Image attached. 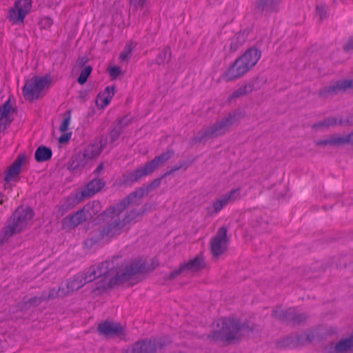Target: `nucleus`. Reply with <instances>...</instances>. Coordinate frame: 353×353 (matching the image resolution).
Returning <instances> with one entry per match:
<instances>
[{
    "mask_svg": "<svg viewBox=\"0 0 353 353\" xmlns=\"http://www.w3.org/2000/svg\"><path fill=\"white\" fill-rule=\"evenodd\" d=\"M351 88H353V79H341L334 82L328 86L321 88L318 92V95L321 98L325 99L330 96L345 92Z\"/></svg>",
    "mask_w": 353,
    "mask_h": 353,
    "instance_id": "nucleus-12",
    "label": "nucleus"
},
{
    "mask_svg": "<svg viewBox=\"0 0 353 353\" xmlns=\"http://www.w3.org/2000/svg\"><path fill=\"white\" fill-rule=\"evenodd\" d=\"M51 81L48 76L32 77L26 82L23 88V97L28 101L38 99L41 97L42 92L50 87Z\"/></svg>",
    "mask_w": 353,
    "mask_h": 353,
    "instance_id": "nucleus-9",
    "label": "nucleus"
},
{
    "mask_svg": "<svg viewBox=\"0 0 353 353\" xmlns=\"http://www.w3.org/2000/svg\"><path fill=\"white\" fill-rule=\"evenodd\" d=\"M250 93L249 90L248 89L246 85H243L236 90H234L232 94L229 97L228 100L232 101L234 99L241 97L248 94Z\"/></svg>",
    "mask_w": 353,
    "mask_h": 353,
    "instance_id": "nucleus-34",
    "label": "nucleus"
},
{
    "mask_svg": "<svg viewBox=\"0 0 353 353\" xmlns=\"http://www.w3.org/2000/svg\"><path fill=\"white\" fill-rule=\"evenodd\" d=\"M14 110L9 101L6 102L0 107V117L11 119Z\"/></svg>",
    "mask_w": 353,
    "mask_h": 353,
    "instance_id": "nucleus-35",
    "label": "nucleus"
},
{
    "mask_svg": "<svg viewBox=\"0 0 353 353\" xmlns=\"http://www.w3.org/2000/svg\"><path fill=\"white\" fill-rule=\"evenodd\" d=\"M316 14L320 20H324L327 16V9L324 5H318L316 7Z\"/></svg>",
    "mask_w": 353,
    "mask_h": 353,
    "instance_id": "nucleus-46",
    "label": "nucleus"
},
{
    "mask_svg": "<svg viewBox=\"0 0 353 353\" xmlns=\"http://www.w3.org/2000/svg\"><path fill=\"white\" fill-rule=\"evenodd\" d=\"M12 122V119L0 117V132L4 131Z\"/></svg>",
    "mask_w": 353,
    "mask_h": 353,
    "instance_id": "nucleus-49",
    "label": "nucleus"
},
{
    "mask_svg": "<svg viewBox=\"0 0 353 353\" xmlns=\"http://www.w3.org/2000/svg\"><path fill=\"white\" fill-rule=\"evenodd\" d=\"M343 50L349 52L353 50V37L350 38L343 46Z\"/></svg>",
    "mask_w": 353,
    "mask_h": 353,
    "instance_id": "nucleus-54",
    "label": "nucleus"
},
{
    "mask_svg": "<svg viewBox=\"0 0 353 353\" xmlns=\"http://www.w3.org/2000/svg\"><path fill=\"white\" fill-rule=\"evenodd\" d=\"M278 349L294 348L299 345L298 335H290L279 339L276 343Z\"/></svg>",
    "mask_w": 353,
    "mask_h": 353,
    "instance_id": "nucleus-22",
    "label": "nucleus"
},
{
    "mask_svg": "<svg viewBox=\"0 0 353 353\" xmlns=\"http://www.w3.org/2000/svg\"><path fill=\"white\" fill-rule=\"evenodd\" d=\"M42 294L46 296L45 301L67 296L66 290L63 285L59 286L57 290L52 289L48 294L43 293Z\"/></svg>",
    "mask_w": 353,
    "mask_h": 353,
    "instance_id": "nucleus-30",
    "label": "nucleus"
},
{
    "mask_svg": "<svg viewBox=\"0 0 353 353\" xmlns=\"http://www.w3.org/2000/svg\"><path fill=\"white\" fill-rule=\"evenodd\" d=\"M14 110L9 101L6 102L0 107V117L11 119Z\"/></svg>",
    "mask_w": 353,
    "mask_h": 353,
    "instance_id": "nucleus-36",
    "label": "nucleus"
},
{
    "mask_svg": "<svg viewBox=\"0 0 353 353\" xmlns=\"http://www.w3.org/2000/svg\"><path fill=\"white\" fill-rule=\"evenodd\" d=\"M348 121H349L350 123H353V114L349 117V119H348Z\"/></svg>",
    "mask_w": 353,
    "mask_h": 353,
    "instance_id": "nucleus-60",
    "label": "nucleus"
},
{
    "mask_svg": "<svg viewBox=\"0 0 353 353\" xmlns=\"http://www.w3.org/2000/svg\"><path fill=\"white\" fill-rule=\"evenodd\" d=\"M153 170L149 163H146L144 166L140 167L133 172L126 173L123 176V183L125 184L132 183L138 181L141 178L151 174Z\"/></svg>",
    "mask_w": 353,
    "mask_h": 353,
    "instance_id": "nucleus-18",
    "label": "nucleus"
},
{
    "mask_svg": "<svg viewBox=\"0 0 353 353\" xmlns=\"http://www.w3.org/2000/svg\"><path fill=\"white\" fill-rule=\"evenodd\" d=\"M32 217L33 212L30 208L19 207L8 221L7 225L2 229L0 244H3L12 236L21 232Z\"/></svg>",
    "mask_w": 353,
    "mask_h": 353,
    "instance_id": "nucleus-5",
    "label": "nucleus"
},
{
    "mask_svg": "<svg viewBox=\"0 0 353 353\" xmlns=\"http://www.w3.org/2000/svg\"><path fill=\"white\" fill-rule=\"evenodd\" d=\"M260 57L259 50L255 48H249L228 68L225 74V78L228 81L240 78L256 64Z\"/></svg>",
    "mask_w": 353,
    "mask_h": 353,
    "instance_id": "nucleus-4",
    "label": "nucleus"
},
{
    "mask_svg": "<svg viewBox=\"0 0 353 353\" xmlns=\"http://www.w3.org/2000/svg\"><path fill=\"white\" fill-rule=\"evenodd\" d=\"M161 180V179H157L145 188L136 189L116 205L107 208L99 215L104 225L90 232L84 242L85 246L91 248L102 239L110 240L117 238L125 231L128 225L138 221L146 211V205L139 208H134V206L139 204L144 195L158 188Z\"/></svg>",
    "mask_w": 353,
    "mask_h": 353,
    "instance_id": "nucleus-1",
    "label": "nucleus"
},
{
    "mask_svg": "<svg viewBox=\"0 0 353 353\" xmlns=\"http://www.w3.org/2000/svg\"><path fill=\"white\" fill-rule=\"evenodd\" d=\"M110 100L104 94H99L95 102L97 106L100 108H103L110 103Z\"/></svg>",
    "mask_w": 353,
    "mask_h": 353,
    "instance_id": "nucleus-43",
    "label": "nucleus"
},
{
    "mask_svg": "<svg viewBox=\"0 0 353 353\" xmlns=\"http://www.w3.org/2000/svg\"><path fill=\"white\" fill-rule=\"evenodd\" d=\"M121 74V70L119 67L114 66L109 69V74L112 79H116Z\"/></svg>",
    "mask_w": 353,
    "mask_h": 353,
    "instance_id": "nucleus-50",
    "label": "nucleus"
},
{
    "mask_svg": "<svg viewBox=\"0 0 353 353\" xmlns=\"http://www.w3.org/2000/svg\"><path fill=\"white\" fill-rule=\"evenodd\" d=\"M52 151L50 148L43 145L39 146L35 152L34 158L37 162H43L50 159Z\"/></svg>",
    "mask_w": 353,
    "mask_h": 353,
    "instance_id": "nucleus-26",
    "label": "nucleus"
},
{
    "mask_svg": "<svg viewBox=\"0 0 353 353\" xmlns=\"http://www.w3.org/2000/svg\"><path fill=\"white\" fill-rule=\"evenodd\" d=\"M92 68L90 65H85L81 71L80 75L77 79V81L79 84H84L88 77L90 76L92 72Z\"/></svg>",
    "mask_w": 353,
    "mask_h": 353,
    "instance_id": "nucleus-37",
    "label": "nucleus"
},
{
    "mask_svg": "<svg viewBox=\"0 0 353 353\" xmlns=\"http://www.w3.org/2000/svg\"><path fill=\"white\" fill-rule=\"evenodd\" d=\"M312 129L316 132H319L327 130L328 128H327L326 123L323 119L312 124Z\"/></svg>",
    "mask_w": 353,
    "mask_h": 353,
    "instance_id": "nucleus-47",
    "label": "nucleus"
},
{
    "mask_svg": "<svg viewBox=\"0 0 353 353\" xmlns=\"http://www.w3.org/2000/svg\"><path fill=\"white\" fill-rule=\"evenodd\" d=\"M26 160L27 156L25 154H19L14 162L8 167L4 180L8 182L17 176L21 172V167Z\"/></svg>",
    "mask_w": 353,
    "mask_h": 353,
    "instance_id": "nucleus-19",
    "label": "nucleus"
},
{
    "mask_svg": "<svg viewBox=\"0 0 353 353\" xmlns=\"http://www.w3.org/2000/svg\"><path fill=\"white\" fill-rule=\"evenodd\" d=\"M71 137V133H65L63 134L59 138V142L61 144L66 143L69 141Z\"/></svg>",
    "mask_w": 353,
    "mask_h": 353,
    "instance_id": "nucleus-52",
    "label": "nucleus"
},
{
    "mask_svg": "<svg viewBox=\"0 0 353 353\" xmlns=\"http://www.w3.org/2000/svg\"><path fill=\"white\" fill-rule=\"evenodd\" d=\"M321 353H353V334L323 345Z\"/></svg>",
    "mask_w": 353,
    "mask_h": 353,
    "instance_id": "nucleus-13",
    "label": "nucleus"
},
{
    "mask_svg": "<svg viewBox=\"0 0 353 353\" xmlns=\"http://www.w3.org/2000/svg\"><path fill=\"white\" fill-rule=\"evenodd\" d=\"M146 0H130V3L135 8H142Z\"/></svg>",
    "mask_w": 353,
    "mask_h": 353,
    "instance_id": "nucleus-53",
    "label": "nucleus"
},
{
    "mask_svg": "<svg viewBox=\"0 0 353 353\" xmlns=\"http://www.w3.org/2000/svg\"><path fill=\"white\" fill-rule=\"evenodd\" d=\"M238 115L239 114L236 112L230 113L221 120L199 131L192 138L190 141L191 144L194 145L197 143L205 142L210 139L223 134L232 125L239 121Z\"/></svg>",
    "mask_w": 353,
    "mask_h": 353,
    "instance_id": "nucleus-7",
    "label": "nucleus"
},
{
    "mask_svg": "<svg viewBox=\"0 0 353 353\" xmlns=\"http://www.w3.org/2000/svg\"><path fill=\"white\" fill-rule=\"evenodd\" d=\"M185 275V273L181 265L178 269L171 272L170 274L165 275L164 279L166 281H172L177 278L180 275Z\"/></svg>",
    "mask_w": 353,
    "mask_h": 353,
    "instance_id": "nucleus-40",
    "label": "nucleus"
},
{
    "mask_svg": "<svg viewBox=\"0 0 353 353\" xmlns=\"http://www.w3.org/2000/svg\"><path fill=\"white\" fill-rule=\"evenodd\" d=\"M88 61V58L86 56L80 57L78 58L76 63L73 67V71H78L81 68H83L85 66V64Z\"/></svg>",
    "mask_w": 353,
    "mask_h": 353,
    "instance_id": "nucleus-45",
    "label": "nucleus"
},
{
    "mask_svg": "<svg viewBox=\"0 0 353 353\" xmlns=\"http://www.w3.org/2000/svg\"><path fill=\"white\" fill-rule=\"evenodd\" d=\"M350 145H353V131L350 133Z\"/></svg>",
    "mask_w": 353,
    "mask_h": 353,
    "instance_id": "nucleus-58",
    "label": "nucleus"
},
{
    "mask_svg": "<svg viewBox=\"0 0 353 353\" xmlns=\"http://www.w3.org/2000/svg\"><path fill=\"white\" fill-rule=\"evenodd\" d=\"M132 122V119L128 116H123L121 118L117 119L112 124L114 126H119L121 131L129 125Z\"/></svg>",
    "mask_w": 353,
    "mask_h": 353,
    "instance_id": "nucleus-38",
    "label": "nucleus"
},
{
    "mask_svg": "<svg viewBox=\"0 0 353 353\" xmlns=\"http://www.w3.org/2000/svg\"><path fill=\"white\" fill-rule=\"evenodd\" d=\"M240 190L241 189L239 188L233 189L214 200L212 203L213 213H218L229 202L234 201L239 199Z\"/></svg>",
    "mask_w": 353,
    "mask_h": 353,
    "instance_id": "nucleus-17",
    "label": "nucleus"
},
{
    "mask_svg": "<svg viewBox=\"0 0 353 353\" xmlns=\"http://www.w3.org/2000/svg\"><path fill=\"white\" fill-rule=\"evenodd\" d=\"M171 52L168 47H165L161 52L159 54L157 58V63L158 64H163L170 59Z\"/></svg>",
    "mask_w": 353,
    "mask_h": 353,
    "instance_id": "nucleus-33",
    "label": "nucleus"
},
{
    "mask_svg": "<svg viewBox=\"0 0 353 353\" xmlns=\"http://www.w3.org/2000/svg\"><path fill=\"white\" fill-rule=\"evenodd\" d=\"M314 145L316 146L320 147V148H326V147L332 148L330 134H329L324 139H317V140L314 141Z\"/></svg>",
    "mask_w": 353,
    "mask_h": 353,
    "instance_id": "nucleus-42",
    "label": "nucleus"
},
{
    "mask_svg": "<svg viewBox=\"0 0 353 353\" xmlns=\"http://www.w3.org/2000/svg\"><path fill=\"white\" fill-rule=\"evenodd\" d=\"M188 167L189 164L187 162H180L178 165H176L175 166L172 167L170 170L165 172V174L162 176V178L169 176L180 169L186 170Z\"/></svg>",
    "mask_w": 353,
    "mask_h": 353,
    "instance_id": "nucleus-41",
    "label": "nucleus"
},
{
    "mask_svg": "<svg viewBox=\"0 0 353 353\" xmlns=\"http://www.w3.org/2000/svg\"><path fill=\"white\" fill-rule=\"evenodd\" d=\"M245 237H246L248 240H250V241H251V240L252 239V235H250V234H245Z\"/></svg>",
    "mask_w": 353,
    "mask_h": 353,
    "instance_id": "nucleus-59",
    "label": "nucleus"
},
{
    "mask_svg": "<svg viewBox=\"0 0 353 353\" xmlns=\"http://www.w3.org/2000/svg\"><path fill=\"white\" fill-rule=\"evenodd\" d=\"M134 45L132 43L126 44L123 51L120 54L119 59L121 61H127L130 57V54L134 48Z\"/></svg>",
    "mask_w": 353,
    "mask_h": 353,
    "instance_id": "nucleus-39",
    "label": "nucleus"
},
{
    "mask_svg": "<svg viewBox=\"0 0 353 353\" xmlns=\"http://www.w3.org/2000/svg\"><path fill=\"white\" fill-rule=\"evenodd\" d=\"M250 32V29L245 28L243 31L238 32L234 37L231 45L230 48L233 51H236L239 46L242 45L248 39V34Z\"/></svg>",
    "mask_w": 353,
    "mask_h": 353,
    "instance_id": "nucleus-25",
    "label": "nucleus"
},
{
    "mask_svg": "<svg viewBox=\"0 0 353 353\" xmlns=\"http://www.w3.org/2000/svg\"><path fill=\"white\" fill-rule=\"evenodd\" d=\"M332 148H341L346 145H350V133H333L330 134Z\"/></svg>",
    "mask_w": 353,
    "mask_h": 353,
    "instance_id": "nucleus-23",
    "label": "nucleus"
},
{
    "mask_svg": "<svg viewBox=\"0 0 353 353\" xmlns=\"http://www.w3.org/2000/svg\"><path fill=\"white\" fill-rule=\"evenodd\" d=\"M323 326H318L314 329L305 331L298 335L299 344L301 345H305L307 343L312 342L317 339L323 338L325 334H334L338 332L336 327H330L326 331H323Z\"/></svg>",
    "mask_w": 353,
    "mask_h": 353,
    "instance_id": "nucleus-16",
    "label": "nucleus"
},
{
    "mask_svg": "<svg viewBox=\"0 0 353 353\" xmlns=\"http://www.w3.org/2000/svg\"><path fill=\"white\" fill-rule=\"evenodd\" d=\"M103 164L101 163H100V164L97 166V168H96V170H95L94 172H95L96 174H99L100 172H101V171L103 170Z\"/></svg>",
    "mask_w": 353,
    "mask_h": 353,
    "instance_id": "nucleus-56",
    "label": "nucleus"
},
{
    "mask_svg": "<svg viewBox=\"0 0 353 353\" xmlns=\"http://www.w3.org/2000/svg\"><path fill=\"white\" fill-rule=\"evenodd\" d=\"M265 81L266 79L265 77L261 75H258L252 78L250 81L245 83V85L251 93L253 91L260 89L264 85Z\"/></svg>",
    "mask_w": 353,
    "mask_h": 353,
    "instance_id": "nucleus-28",
    "label": "nucleus"
},
{
    "mask_svg": "<svg viewBox=\"0 0 353 353\" xmlns=\"http://www.w3.org/2000/svg\"><path fill=\"white\" fill-rule=\"evenodd\" d=\"M122 131L119 126H114L113 124L108 132L109 143L112 145L120 137Z\"/></svg>",
    "mask_w": 353,
    "mask_h": 353,
    "instance_id": "nucleus-32",
    "label": "nucleus"
},
{
    "mask_svg": "<svg viewBox=\"0 0 353 353\" xmlns=\"http://www.w3.org/2000/svg\"><path fill=\"white\" fill-rule=\"evenodd\" d=\"M148 271L145 261L135 259L130 263L115 268L112 262L105 261L88 268L84 272L75 275L64 285L67 295L79 290L87 283L95 281L92 292H100L117 284L129 281L130 284L137 282L139 275Z\"/></svg>",
    "mask_w": 353,
    "mask_h": 353,
    "instance_id": "nucleus-2",
    "label": "nucleus"
},
{
    "mask_svg": "<svg viewBox=\"0 0 353 353\" xmlns=\"http://www.w3.org/2000/svg\"><path fill=\"white\" fill-rule=\"evenodd\" d=\"M228 241L227 228H219L210 241V251L214 260H218L227 251Z\"/></svg>",
    "mask_w": 353,
    "mask_h": 353,
    "instance_id": "nucleus-11",
    "label": "nucleus"
},
{
    "mask_svg": "<svg viewBox=\"0 0 353 353\" xmlns=\"http://www.w3.org/2000/svg\"><path fill=\"white\" fill-rule=\"evenodd\" d=\"M105 185V182L101 179H94L91 181L86 188L81 192L83 197H90L100 191Z\"/></svg>",
    "mask_w": 353,
    "mask_h": 353,
    "instance_id": "nucleus-21",
    "label": "nucleus"
},
{
    "mask_svg": "<svg viewBox=\"0 0 353 353\" xmlns=\"http://www.w3.org/2000/svg\"><path fill=\"white\" fill-rule=\"evenodd\" d=\"M97 331L106 339L119 338L122 339L125 333L123 327L119 323L105 321L97 326Z\"/></svg>",
    "mask_w": 353,
    "mask_h": 353,
    "instance_id": "nucleus-14",
    "label": "nucleus"
},
{
    "mask_svg": "<svg viewBox=\"0 0 353 353\" xmlns=\"http://www.w3.org/2000/svg\"><path fill=\"white\" fill-rule=\"evenodd\" d=\"M2 197L3 196H2L1 194H0V204L1 205L3 204V200Z\"/></svg>",
    "mask_w": 353,
    "mask_h": 353,
    "instance_id": "nucleus-61",
    "label": "nucleus"
},
{
    "mask_svg": "<svg viewBox=\"0 0 353 353\" xmlns=\"http://www.w3.org/2000/svg\"><path fill=\"white\" fill-rule=\"evenodd\" d=\"M67 113L68 114V116L63 119V121H62V123L59 127V130L62 132H65L68 130V125L70 123V112L68 111Z\"/></svg>",
    "mask_w": 353,
    "mask_h": 353,
    "instance_id": "nucleus-48",
    "label": "nucleus"
},
{
    "mask_svg": "<svg viewBox=\"0 0 353 353\" xmlns=\"http://www.w3.org/2000/svg\"><path fill=\"white\" fill-rule=\"evenodd\" d=\"M324 121L326 123L327 128L329 129L330 128H333L336 125H341L343 123V121L341 119H339L336 117H327L324 119Z\"/></svg>",
    "mask_w": 353,
    "mask_h": 353,
    "instance_id": "nucleus-44",
    "label": "nucleus"
},
{
    "mask_svg": "<svg viewBox=\"0 0 353 353\" xmlns=\"http://www.w3.org/2000/svg\"><path fill=\"white\" fill-rule=\"evenodd\" d=\"M290 315H292L291 309L285 310L280 307L274 310L272 313V316L274 319L288 323H290Z\"/></svg>",
    "mask_w": 353,
    "mask_h": 353,
    "instance_id": "nucleus-29",
    "label": "nucleus"
},
{
    "mask_svg": "<svg viewBox=\"0 0 353 353\" xmlns=\"http://www.w3.org/2000/svg\"><path fill=\"white\" fill-rule=\"evenodd\" d=\"M32 8L31 0H17L8 12V18L12 22H23Z\"/></svg>",
    "mask_w": 353,
    "mask_h": 353,
    "instance_id": "nucleus-15",
    "label": "nucleus"
},
{
    "mask_svg": "<svg viewBox=\"0 0 353 353\" xmlns=\"http://www.w3.org/2000/svg\"><path fill=\"white\" fill-rule=\"evenodd\" d=\"M290 323L292 324H299L306 321L307 315L305 313H298L291 309Z\"/></svg>",
    "mask_w": 353,
    "mask_h": 353,
    "instance_id": "nucleus-31",
    "label": "nucleus"
},
{
    "mask_svg": "<svg viewBox=\"0 0 353 353\" xmlns=\"http://www.w3.org/2000/svg\"><path fill=\"white\" fill-rule=\"evenodd\" d=\"M101 94H104V96H105L108 99H111L114 94V86H108L105 88L104 92Z\"/></svg>",
    "mask_w": 353,
    "mask_h": 353,
    "instance_id": "nucleus-51",
    "label": "nucleus"
},
{
    "mask_svg": "<svg viewBox=\"0 0 353 353\" xmlns=\"http://www.w3.org/2000/svg\"><path fill=\"white\" fill-rule=\"evenodd\" d=\"M108 143L107 138L101 136L96 139L83 151L79 152L68 162V168L71 171L84 168L90 161L97 158Z\"/></svg>",
    "mask_w": 353,
    "mask_h": 353,
    "instance_id": "nucleus-6",
    "label": "nucleus"
},
{
    "mask_svg": "<svg viewBox=\"0 0 353 353\" xmlns=\"http://www.w3.org/2000/svg\"><path fill=\"white\" fill-rule=\"evenodd\" d=\"M100 209V203L94 201L84 206L72 216H68L62 220L64 228H74L83 222L91 219Z\"/></svg>",
    "mask_w": 353,
    "mask_h": 353,
    "instance_id": "nucleus-10",
    "label": "nucleus"
},
{
    "mask_svg": "<svg viewBox=\"0 0 353 353\" xmlns=\"http://www.w3.org/2000/svg\"><path fill=\"white\" fill-rule=\"evenodd\" d=\"M45 299L46 296L41 294L40 296H34L27 300L24 299L23 302L21 304L20 309L21 310H26L31 307H35L45 301Z\"/></svg>",
    "mask_w": 353,
    "mask_h": 353,
    "instance_id": "nucleus-27",
    "label": "nucleus"
},
{
    "mask_svg": "<svg viewBox=\"0 0 353 353\" xmlns=\"http://www.w3.org/2000/svg\"><path fill=\"white\" fill-rule=\"evenodd\" d=\"M264 4L267 6H272L277 3L279 0H261Z\"/></svg>",
    "mask_w": 353,
    "mask_h": 353,
    "instance_id": "nucleus-55",
    "label": "nucleus"
},
{
    "mask_svg": "<svg viewBox=\"0 0 353 353\" xmlns=\"http://www.w3.org/2000/svg\"><path fill=\"white\" fill-rule=\"evenodd\" d=\"M173 151L168 150L165 152L156 157L152 161H149V164L152 168L153 171L156 170L158 168L163 165V164L168 161L173 156Z\"/></svg>",
    "mask_w": 353,
    "mask_h": 353,
    "instance_id": "nucleus-24",
    "label": "nucleus"
},
{
    "mask_svg": "<svg viewBox=\"0 0 353 353\" xmlns=\"http://www.w3.org/2000/svg\"><path fill=\"white\" fill-rule=\"evenodd\" d=\"M185 275L192 274L199 271L204 267V262L201 257L196 256L188 263L181 264Z\"/></svg>",
    "mask_w": 353,
    "mask_h": 353,
    "instance_id": "nucleus-20",
    "label": "nucleus"
},
{
    "mask_svg": "<svg viewBox=\"0 0 353 353\" xmlns=\"http://www.w3.org/2000/svg\"><path fill=\"white\" fill-rule=\"evenodd\" d=\"M61 210V215H63V213H64V212L68 210V208H65V207H64V205H62V206L60 208L59 210Z\"/></svg>",
    "mask_w": 353,
    "mask_h": 353,
    "instance_id": "nucleus-57",
    "label": "nucleus"
},
{
    "mask_svg": "<svg viewBox=\"0 0 353 353\" xmlns=\"http://www.w3.org/2000/svg\"><path fill=\"white\" fill-rule=\"evenodd\" d=\"M171 343L168 336L138 341L124 350L125 353H160Z\"/></svg>",
    "mask_w": 353,
    "mask_h": 353,
    "instance_id": "nucleus-8",
    "label": "nucleus"
},
{
    "mask_svg": "<svg viewBox=\"0 0 353 353\" xmlns=\"http://www.w3.org/2000/svg\"><path fill=\"white\" fill-rule=\"evenodd\" d=\"M218 326L220 329L214 330L208 336L214 342L230 343L252 330L248 325H241L238 321L232 319H223Z\"/></svg>",
    "mask_w": 353,
    "mask_h": 353,
    "instance_id": "nucleus-3",
    "label": "nucleus"
}]
</instances>
